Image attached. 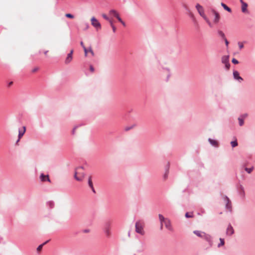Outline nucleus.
Here are the masks:
<instances>
[{"instance_id":"nucleus-14","label":"nucleus","mask_w":255,"mask_h":255,"mask_svg":"<svg viewBox=\"0 0 255 255\" xmlns=\"http://www.w3.org/2000/svg\"><path fill=\"white\" fill-rule=\"evenodd\" d=\"M25 130H26V128H25V127H23V129L22 130H19L18 139L17 141H18L19 140V139L23 135V134H24V133L25 132Z\"/></svg>"},{"instance_id":"nucleus-40","label":"nucleus","mask_w":255,"mask_h":255,"mask_svg":"<svg viewBox=\"0 0 255 255\" xmlns=\"http://www.w3.org/2000/svg\"><path fill=\"white\" fill-rule=\"evenodd\" d=\"M111 27H112V29H113V31L115 32L116 31V27L115 26V25H113V26H112Z\"/></svg>"},{"instance_id":"nucleus-10","label":"nucleus","mask_w":255,"mask_h":255,"mask_svg":"<svg viewBox=\"0 0 255 255\" xmlns=\"http://www.w3.org/2000/svg\"><path fill=\"white\" fill-rule=\"evenodd\" d=\"M240 2L242 3V11L244 13H247L248 12V4L246 2H245L243 0H240Z\"/></svg>"},{"instance_id":"nucleus-18","label":"nucleus","mask_w":255,"mask_h":255,"mask_svg":"<svg viewBox=\"0 0 255 255\" xmlns=\"http://www.w3.org/2000/svg\"><path fill=\"white\" fill-rule=\"evenodd\" d=\"M209 142L213 146H218V142L216 140L212 139L211 138H209L208 139Z\"/></svg>"},{"instance_id":"nucleus-17","label":"nucleus","mask_w":255,"mask_h":255,"mask_svg":"<svg viewBox=\"0 0 255 255\" xmlns=\"http://www.w3.org/2000/svg\"><path fill=\"white\" fill-rule=\"evenodd\" d=\"M88 184H89V186L91 187V188L92 189V190H93V191L95 192L94 188L93 183L92 181L91 176H90L89 178Z\"/></svg>"},{"instance_id":"nucleus-29","label":"nucleus","mask_w":255,"mask_h":255,"mask_svg":"<svg viewBox=\"0 0 255 255\" xmlns=\"http://www.w3.org/2000/svg\"><path fill=\"white\" fill-rule=\"evenodd\" d=\"M193 215H192V213H186V214H185V217L186 218H190V217H192Z\"/></svg>"},{"instance_id":"nucleus-23","label":"nucleus","mask_w":255,"mask_h":255,"mask_svg":"<svg viewBox=\"0 0 255 255\" xmlns=\"http://www.w3.org/2000/svg\"><path fill=\"white\" fill-rule=\"evenodd\" d=\"M189 16L193 19V20L194 21H196V18L194 16V14L190 11H189V13H188Z\"/></svg>"},{"instance_id":"nucleus-24","label":"nucleus","mask_w":255,"mask_h":255,"mask_svg":"<svg viewBox=\"0 0 255 255\" xmlns=\"http://www.w3.org/2000/svg\"><path fill=\"white\" fill-rule=\"evenodd\" d=\"M244 120L243 118L239 117L238 120L239 121V125L240 126H242L244 125Z\"/></svg>"},{"instance_id":"nucleus-48","label":"nucleus","mask_w":255,"mask_h":255,"mask_svg":"<svg viewBox=\"0 0 255 255\" xmlns=\"http://www.w3.org/2000/svg\"><path fill=\"white\" fill-rule=\"evenodd\" d=\"M48 52V51H45L44 52V54L46 56L47 55Z\"/></svg>"},{"instance_id":"nucleus-34","label":"nucleus","mask_w":255,"mask_h":255,"mask_svg":"<svg viewBox=\"0 0 255 255\" xmlns=\"http://www.w3.org/2000/svg\"><path fill=\"white\" fill-rule=\"evenodd\" d=\"M232 62H233L234 64H238V63H239L237 59H235V58H233V59H232Z\"/></svg>"},{"instance_id":"nucleus-25","label":"nucleus","mask_w":255,"mask_h":255,"mask_svg":"<svg viewBox=\"0 0 255 255\" xmlns=\"http://www.w3.org/2000/svg\"><path fill=\"white\" fill-rule=\"evenodd\" d=\"M231 145L233 147H235L238 145V142L237 140L233 141L231 142Z\"/></svg>"},{"instance_id":"nucleus-47","label":"nucleus","mask_w":255,"mask_h":255,"mask_svg":"<svg viewBox=\"0 0 255 255\" xmlns=\"http://www.w3.org/2000/svg\"><path fill=\"white\" fill-rule=\"evenodd\" d=\"M124 26H126V23L123 20L121 22Z\"/></svg>"},{"instance_id":"nucleus-41","label":"nucleus","mask_w":255,"mask_h":255,"mask_svg":"<svg viewBox=\"0 0 255 255\" xmlns=\"http://www.w3.org/2000/svg\"><path fill=\"white\" fill-rule=\"evenodd\" d=\"M90 70L91 72H94V67L92 66H90Z\"/></svg>"},{"instance_id":"nucleus-7","label":"nucleus","mask_w":255,"mask_h":255,"mask_svg":"<svg viewBox=\"0 0 255 255\" xmlns=\"http://www.w3.org/2000/svg\"><path fill=\"white\" fill-rule=\"evenodd\" d=\"M111 225L109 223H107L105 225L104 232L107 237L110 238L112 233L111 231Z\"/></svg>"},{"instance_id":"nucleus-6","label":"nucleus","mask_w":255,"mask_h":255,"mask_svg":"<svg viewBox=\"0 0 255 255\" xmlns=\"http://www.w3.org/2000/svg\"><path fill=\"white\" fill-rule=\"evenodd\" d=\"M91 24L97 30L101 29V25L99 21L95 17H92L91 19Z\"/></svg>"},{"instance_id":"nucleus-43","label":"nucleus","mask_w":255,"mask_h":255,"mask_svg":"<svg viewBox=\"0 0 255 255\" xmlns=\"http://www.w3.org/2000/svg\"><path fill=\"white\" fill-rule=\"evenodd\" d=\"M49 205L50 206V207H51V208H52V207H53V206H54V204H53V202H50L49 203Z\"/></svg>"},{"instance_id":"nucleus-1","label":"nucleus","mask_w":255,"mask_h":255,"mask_svg":"<svg viewBox=\"0 0 255 255\" xmlns=\"http://www.w3.org/2000/svg\"><path fill=\"white\" fill-rule=\"evenodd\" d=\"M195 7L200 16H201L205 19V20L210 27H212L213 25L208 18L205 15L204 13V9L203 6L199 3H197Z\"/></svg>"},{"instance_id":"nucleus-49","label":"nucleus","mask_w":255,"mask_h":255,"mask_svg":"<svg viewBox=\"0 0 255 255\" xmlns=\"http://www.w3.org/2000/svg\"><path fill=\"white\" fill-rule=\"evenodd\" d=\"M75 129H76V128H74L73 129V133H74V132L75 131Z\"/></svg>"},{"instance_id":"nucleus-22","label":"nucleus","mask_w":255,"mask_h":255,"mask_svg":"<svg viewBox=\"0 0 255 255\" xmlns=\"http://www.w3.org/2000/svg\"><path fill=\"white\" fill-rule=\"evenodd\" d=\"M220 243L218 244V248H220L221 247V246H223L225 244V242H224V239H222V238H220Z\"/></svg>"},{"instance_id":"nucleus-20","label":"nucleus","mask_w":255,"mask_h":255,"mask_svg":"<svg viewBox=\"0 0 255 255\" xmlns=\"http://www.w3.org/2000/svg\"><path fill=\"white\" fill-rule=\"evenodd\" d=\"M80 44L82 46L84 50V52H85V56H87V54H88V49L85 47V46H84V43L82 41H81L80 42Z\"/></svg>"},{"instance_id":"nucleus-12","label":"nucleus","mask_w":255,"mask_h":255,"mask_svg":"<svg viewBox=\"0 0 255 255\" xmlns=\"http://www.w3.org/2000/svg\"><path fill=\"white\" fill-rule=\"evenodd\" d=\"M233 76L235 79L239 80L240 81H243V78L240 76L239 73L237 71H234L233 72Z\"/></svg>"},{"instance_id":"nucleus-31","label":"nucleus","mask_w":255,"mask_h":255,"mask_svg":"<svg viewBox=\"0 0 255 255\" xmlns=\"http://www.w3.org/2000/svg\"><path fill=\"white\" fill-rule=\"evenodd\" d=\"M65 16L68 17V18H74V16L71 14H70V13H67L65 14Z\"/></svg>"},{"instance_id":"nucleus-27","label":"nucleus","mask_w":255,"mask_h":255,"mask_svg":"<svg viewBox=\"0 0 255 255\" xmlns=\"http://www.w3.org/2000/svg\"><path fill=\"white\" fill-rule=\"evenodd\" d=\"M253 170V168H246L245 170L248 173H251Z\"/></svg>"},{"instance_id":"nucleus-39","label":"nucleus","mask_w":255,"mask_h":255,"mask_svg":"<svg viewBox=\"0 0 255 255\" xmlns=\"http://www.w3.org/2000/svg\"><path fill=\"white\" fill-rule=\"evenodd\" d=\"M225 66L227 69H229L230 66V63L228 62L226 64H225Z\"/></svg>"},{"instance_id":"nucleus-35","label":"nucleus","mask_w":255,"mask_h":255,"mask_svg":"<svg viewBox=\"0 0 255 255\" xmlns=\"http://www.w3.org/2000/svg\"><path fill=\"white\" fill-rule=\"evenodd\" d=\"M168 174V171H166L165 172V173L164 174L163 177L165 180H166L167 178Z\"/></svg>"},{"instance_id":"nucleus-44","label":"nucleus","mask_w":255,"mask_h":255,"mask_svg":"<svg viewBox=\"0 0 255 255\" xmlns=\"http://www.w3.org/2000/svg\"><path fill=\"white\" fill-rule=\"evenodd\" d=\"M12 84H13V82H10L8 84V87H10Z\"/></svg>"},{"instance_id":"nucleus-26","label":"nucleus","mask_w":255,"mask_h":255,"mask_svg":"<svg viewBox=\"0 0 255 255\" xmlns=\"http://www.w3.org/2000/svg\"><path fill=\"white\" fill-rule=\"evenodd\" d=\"M109 13H110V14H113V15L115 16L116 14L118 13V12L114 9H112V10H110Z\"/></svg>"},{"instance_id":"nucleus-30","label":"nucleus","mask_w":255,"mask_h":255,"mask_svg":"<svg viewBox=\"0 0 255 255\" xmlns=\"http://www.w3.org/2000/svg\"><path fill=\"white\" fill-rule=\"evenodd\" d=\"M88 49V52H90L92 56H94V53L93 50L92 49L91 47H90L89 49Z\"/></svg>"},{"instance_id":"nucleus-33","label":"nucleus","mask_w":255,"mask_h":255,"mask_svg":"<svg viewBox=\"0 0 255 255\" xmlns=\"http://www.w3.org/2000/svg\"><path fill=\"white\" fill-rule=\"evenodd\" d=\"M238 45L240 49H242L244 47V44L242 42H239L238 43Z\"/></svg>"},{"instance_id":"nucleus-32","label":"nucleus","mask_w":255,"mask_h":255,"mask_svg":"<svg viewBox=\"0 0 255 255\" xmlns=\"http://www.w3.org/2000/svg\"><path fill=\"white\" fill-rule=\"evenodd\" d=\"M102 16L105 19L107 20V21L109 20V18L107 16V15L106 14L103 13L102 14Z\"/></svg>"},{"instance_id":"nucleus-3","label":"nucleus","mask_w":255,"mask_h":255,"mask_svg":"<svg viewBox=\"0 0 255 255\" xmlns=\"http://www.w3.org/2000/svg\"><path fill=\"white\" fill-rule=\"evenodd\" d=\"M193 233L196 236L206 240L207 242H209L210 246H212V238L210 235L200 231H194Z\"/></svg>"},{"instance_id":"nucleus-45","label":"nucleus","mask_w":255,"mask_h":255,"mask_svg":"<svg viewBox=\"0 0 255 255\" xmlns=\"http://www.w3.org/2000/svg\"><path fill=\"white\" fill-rule=\"evenodd\" d=\"M115 16L118 19L120 17L119 14L118 13L115 15Z\"/></svg>"},{"instance_id":"nucleus-11","label":"nucleus","mask_w":255,"mask_h":255,"mask_svg":"<svg viewBox=\"0 0 255 255\" xmlns=\"http://www.w3.org/2000/svg\"><path fill=\"white\" fill-rule=\"evenodd\" d=\"M40 179L41 181L44 182L45 181H47L49 182H51L48 175H45L44 174L42 173L40 176Z\"/></svg>"},{"instance_id":"nucleus-42","label":"nucleus","mask_w":255,"mask_h":255,"mask_svg":"<svg viewBox=\"0 0 255 255\" xmlns=\"http://www.w3.org/2000/svg\"><path fill=\"white\" fill-rule=\"evenodd\" d=\"M225 40V43H226V46H228V44H229V42L227 40V39L225 38V39H224Z\"/></svg>"},{"instance_id":"nucleus-16","label":"nucleus","mask_w":255,"mask_h":255,"mask_svg":"<svg viewBox=\"0 0 255 255\" xmlns=\"http://www.w3.org/2000/svg\"><path fill=\"white\" fill-rule=\"evenodd\" d=\"M229 56H224L222 58V62L224 64H226L229 62Z\"/></svg>"},{"instance_id":"nucleus-38","label":"nucleus","mask_w":255,"mask_h":255,"mask_svg":"<svg viewBox=\"0 0 255 255\" xmlns=\"http://www.w3.org/2000/svg\"><path fill=\"white\" fill-rule=\"evenodd\" d=\"M247 116H248V114H243V115L241 116L240 117L243 118V119H244L246 117H247Z\"/></svg>"},{"instance_id":"nucleus-13","label":"nucleus","mask_w":255,"mask_h":255,"mask_svg":"<svg viewBox=\"0 0 255 255\" xmlns=\"http://www.w3.org/2000/svg\"><path fill=\"white\" fill-rule=\"evenodd\" d=\"M234 229L231 225H229L227 229V234L229 235H232L234 234Z\"/></svg>"},{"instance_id":"nucleus-8","label":"nucleus","mask_w":255,"mask_h":255,"mask_svg":"<svg viewBox=\"0 0 255 255\" xmlns=\"http://www.w3.org/2000/svg\"><path fill=\"white\" fill-rule=\"evenodd\" d=\"M212 12L215 15V18L214 19L213 22L215 24H217L220 20V15L218 12L215 11V10H212Z\"/></svg>"},{"instance_id":"nucleus-19","label":"nucleus","mask_w":255,"mask_h":255,"mask_svg":"<svg viewBox=\"0 0 255 255\" xmlns=\"http://www.w3.org/2000/svg\"><path fill=\"white\" fill-rule=\"evenodd\" d=\"M221 5L223 7V8L227 10L228 12H231L232 11L231 9L226 4L224 3H221Z\"/></svg>"},{"instance_id":"nucleus-37","label":"nucleus","mask_w":255,"mask_h":255,"mask_svg":"<svg viewBox=\"0 0 255 255\" xmlns=\"http://www.w3.org/2000/svg\"><path fill=\"white\" fill-rule=\"evenodd\" d=\"M39 68L38 67H35L34 68H33L32 70V72L33 73H35L36 72V71H37L38 70Z\"/></svg>"},{"instance_id":"nucleus-46","label":"nucleus","mask_w":255,"mask_h":255,"mask_svg":"<svg viewBox=\"0 0 255 255\" xmlns=\"http://www.w3.org/2000/svg\"><path fill=\"white\" fill-rule=\"evenodd\" d=\"M118 20L120 22H121L123 20L121 19V18L120 17H119L118 18Z\"/></svg>"},{"instance_id":"nucleus-15","label":"nucleus","mask_w":255,"mask_h":255,"mask_svg":"<svg viewBox=\"0 0 255 255\" xmlns=\"http://www.w3.org/2000/svg\"><path fill=\"white\" fill-rule=\"evenodd\" d=\"M225 200L226 201L227 208L230 209L231 208V202L230 199L227 197H226Z\"/></svg>"},{"instance_id":"nucleus-4","label":"nucleus","mask_w":255,"mask_h":255,"mask_svg":"<svg viewBox=\"0 0 255 255\" xmlns=\"http://www.w3.org/2000/svg\"><path fill=\"white\" fill-rule=\"evenodd\" d=\"M74 177L77 181H81L83 180L84 177V172L83 167H79L76 168Z\"/></svg>"},{"instance_id":"nucleus-36","label":"nucleus","mask_w":255,"mask_h":255,"mask_svg":"<svg viewBox=\"0 0 255 255\" xmlns=\"http://www.w3.org/2000/svg\"><path fill=\"white\" fill-rule=\"evenodd\" d=\"M108 21L109 22V23H110V25H111V26H113V25H114V24H113V20H112V19H111L109 18V20H108Z\"/></svg>"},{"instance_id":"nucleus-21","label":"nucleus","mask_w":255,"mask_h":255,"mask_svg":"<svg viewBox=\"0 0 255 255\" xmlns=\"http://www.w3.org/2000/svg\"><path fill=\"white\" fill-rule=\"evenodd\" d=\"M48 242V241H46V242H45V243H44L43 244H41V245H39V246L38 247V248H37V251L38 252H40V251H41V250H42V249L43 246L44 245H45V244H46Z\"/></svg>"},{"instance_id":"nucleus-5","label":"nucleus","mask_w":255,"mask_h":255,"mask_svg":"<svg viewBox=\"0 0 255 255\" xmlns=\"http://www.w3.org/2000/svg\"><path fill=\"white\" fill-rule=\"evenodd\" d=\"M144 223L142 221H138L135 223V231L136 233L143 235L144 231L143 230Z\"/></svg>"},{"instance_id":"nucleus-2","label":"nucleus","mask_w":255,"mask_h":255,"mask_svg":"<svg viewBox=\"0 0 255 255\" xmlns=\"http://www.w3.org/2000/svg\"><path fill=\"white\" fill-rule=\"evenodd\" d=\"M159 219L160 220L161 225L160 229H163V224H164L165 227L169 230L171 231L172 230L170 221L168 219L165 218L162 215H158Z\"/></svg>"},{"instance_id":"nucleus-28","label":"nucleus","mask_w":255,"mask_h":255,"mask_svg":"<svg viewBox=\"0 0 255 255\" xmlns=\"http://www.w3.org/2000/svg\"><path fill=\"white\" fill-rule=\"evenodd\" d=\"M218 33L223 39H225V35L222 31H219Z\"/></svg>"},{"instance_id":"nucleus-9","label":"nucleus","mask_w":255,"mask_h":255,"mask_svg":"<svg viewBox=\"0 0 255 255\" xmlns=\"http://www.w3.org/2000/svg\"><path fill=\"white\" fill-rule=\"evenodd\" d=\"M73 53V50H71L70 52L67 55V57L65 60V63L66 64H69L72 61V60L73 59V57H72Z\"/></svg>"}]
</instances>
